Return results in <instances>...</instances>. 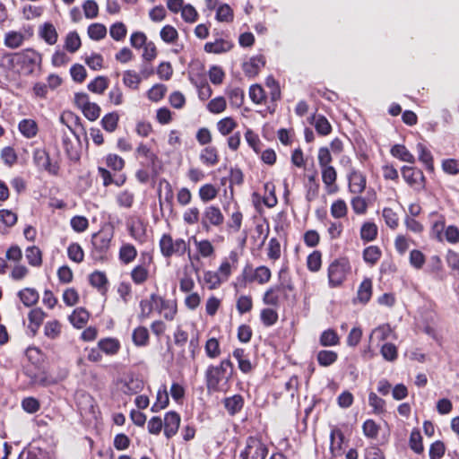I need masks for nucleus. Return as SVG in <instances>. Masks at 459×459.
<instances>
[{"label":"nucleus","mask_w":459,"mask_h":459,"mask_svg":"<svg viewBox=\"0 0 459 459\" xmlns=\"http://www.w3.org/2000/svg\"><path fill=\"white\" fill-rule=\"evenodd\" d=\"M233 375V364L230 359H223L218 366H209L205 372L206 387L209 392L224 391Z\"/></svg>","instance_id":"f257e3e1"},{"label":"nucleus","mask_w":459,"mask_h":459,"mask_svg":"<svg viewBox=\"0 0 459 459\" xmlns=\"http://www.w3.org/2000/svg\"><path fill=\"white\" fill-rule=\"evenodd\" d=\"M41 60L40 54L30 48L16 52L10 57L13 65L20 67L26 74L33 73L35 68L40 65Z\"/></svg>","instance_id":"f03ea898"},{"label":"nucleus","mask_w":459,"mask_h":459,"mask_svg":"<svg viewBox=\"0 0 459 459\" xmlns=\"http://www.w3.org/2000/svg\"><path fill=\"white\" fill-rule=\"evenodd\" d=\"M351 272V266L347 258H339L328 267V282L331 288L341 286Z\"/></svg>","instance_id":"7ed1b4c3"},{"label":"nucleus","mask_w":459,"mask_h":459,"mask_svg":"<svg viewBox=\"0 0 459 459\" xmlns=\"http://www.w3.org/2000/svg\"><path fill=\"white\" fill-rule=\"evenodd\" d=\"M159 245L164 257L181 256L188 249V245L183 238L173 239L169 234H163Z\"/></svg>","instance_id":"20e7f679"},{"label":"nucleus","mask_w":459,"mask_h":459,"mask_svg":"<svg viewBox=\"0 0 459 459\" xmlns=\"http://www.w3.org/2000/svg\"><path fill=\"white\" fill-rule=\"evenodd\" d=\"M113 238V231L110 230H102L91 237L93 247L92 255L95 259H104Z\"/></svg>","instance_id":"39448f33"},{"label":"nucleus","mask_w":459,"mask_h":459,"mask_svg":"<svg viewBox=\"0 0 459 459\" xmlns=\"http://www.w3.org/2000/svg\"><path fill=\"white\" fill-rule=\"evenodd\" d=\"M268 454L266 446L258 437H248L244 448L240 451V459H265Z\"/></svg>","instance_id":"423d86ee"},{"label":"nucleus","mask_w":459,"mask_h":459,"mask_svg":"<svg viewBox=\"0 0 459 459\" xmlns=\"http://www.w3.org/2000/svg\"><path fill=\"white\" fill-rule=\"evenodd\" d=\"M224 222V215L221 209L215 205L205 207L201 218L202 228L209 231L212 227H221Z\"/></svg>","instance_id":"0eeeda50"},{"label":"nucleus","mask_w":459,"mask_h":459,"mask_svg":"<svg viewBox=\"0 0 459 459\" xmlns=\"http://www.w3.org/2000/svg\"><path fill=\"white\" fill-rule=\"evenodd\" d=\"M401 172L403 178L414 190L421 191L425 189L426 178L420 169L410 166H403Z\"/></svg>","instance_id":"6e6552de"},{"label":"nucleus","mask_w":459,"mask_h":459,"mask_svg":"<svg viewBox=\"0 0 459 459\" xmlns=\"http://www.w3.org/2000/svg\"><path fill=\"white\" fill-rule=\"evenodd\" d=\"M33 161L39 169L45 170L51 175H57L59 166L52 162L48 152L44 149H37L33 153Z\"/></svg>","instance_id":"1a4fd4ad"},{"label":"nucleus","mask_w":459,"mask_h":459,"mask_svg":"<svg viewBox=\"0 0 459 459\" xmlns=\"http://www.w3.org/2000/svg\"><path fill=\"white\" fill-rule=\"evenodd\" d=\"M157 300L156 310L166 320L172 321L178 312L177 302L173 299H166L161 296L152 293V300Z\"/></svg>","instance_id":"9d476101"},{"label":"nucleus","mask_w":459,"mask_h":459,"mask_svg":"<svg viewBox=\"0 0 459 459\" xmlns=\"http://www.w3.org/2000/svg\"><path fill=\"white\" fill-rule=\"evenodd\" d=\"M180 415L174 411H170L165 414L163 427L164 435L166 436L167 438H171L173 436L177 434L180 425Z\"/></svg>","instance_id":"9b49d317"},{"label":"nucleus","mask_w":459,"mask_h":459,"mask_svg":"<svg viewBox=\"0 0 459 459\" xmlns=\"http://www.w3.org/2000/svg\"><path fill=\"white\" fill-rule=\"evenodd\" d=\"M238 262V255L236 251H231L227 258H225L218 268V273L223 280L227 281L231 274L232 269H236Z\"/></svg>","instance_id":"f8f14e48"},{"label":"nucleus","mask_w":459,"mask_h":459,"mask_svg":"<svg viewBox=\"0 0 459 459\" xmlns=\"http://www.w3.org/2000/svg\"><path fill=\"white\" fill-rule=\"evenodd\" d=\"M330 451L333 456H340L343 453L344 434L338 427H333L330 433Z\"/></svg>","instance_id":"ddd939ff"},{"label":"nucleus","mask_w":459,"mask_h":459,"mask_svg":"<svg viewBox=\"0 0 459 459\" xmlns=\"http://www.w3.org/2000/svg\"><path fill=\"white\" fill-rule=\"evenodd\" d=\"M264 64L265 60L262 55L255 56L243 64V71L246 75L253 77L258 74Z\"/></svg>","instance_id":"4468645a"},{"label":"nucleus","mask_w":459,"mask_h":459,"mask_svg":"<svg viewBox=\"0 0 459 459\" xmlns=\"http://www.w3.org/2000/svg\"><path fill=\"white\" fill-rule=\"evenodd\" d=\"M39 35L48 45L56 44L58 39L57 31L50 22H45L39 27Z\"/></svg>","instance_id":"2eb2a0df"},{"label":"nucleus","mask_w":459,"mask_h":459,"mask_svg":"<svg viewBox=\"0 0 459 459\" xmlns=\"http://www.w3.org/2000/svg\"><path fill=\"white\" fill-rule=\"evenodd\" d=\"M232 46L230 41L218 39L214 42H207L204 45V50L207 53L221 54L230 51Z\"/></svg>","instance_id":"dca6fc26"},{"label":"nucleus","mask_w":459,"mask_h":459,"mask_svg":"<svg viewBox=\"0 0 459 459\" xmlns=\"http://www.w3.org/2000/svg\"><path fill=\"white\" fill-rule=\"evenodd\" d=\"M322 180L325 185L328 193H333L336 190L335 181L337 178V173L333 166L325 167L321 169Z\"/></svg>","instance_id":"f3484780"},{"label":"nucleus","mask_w":459,"mask_h":459,"mask_svg":"<svg viewBox=\"0 0 459 459\" xmlns=\"http://www.w3.org/2000/svg\"><path fill=\"white\" fill-rule=\"evenodd\" d=\"M200 160L207 167L215 166L219 162L218 151L213 146H207L201 151Z\"/></svg>","instance_id":"a211bd4d"},{"label":"nucleus","mask_w":459,"mask_h":459,"mask_svg":"<svg viewBox=\"0 0 459 459\" xmlns=\"http://www.w3.org/2000/svg\"><path fill=\"white\" fill-rule=\"evenodd\" d=\"M140 313L138 314V319L143 322L149 318L152 311L157 307V300H152V294L149 299H144L140 301Z\"/></svg>","instance_id":"6ab92c4d"},{"label":"nucleus","mask_w":459,"mask_h":459,"mask_svg":"<svg viewBox=\"0 0 459 459\" xmlns=\"http://www.w3.org/2000/svg\"><path fill=\"white\" fill-rule=\"evenodd\" d=\"M349 187L352 193H361L366 187V178L360 172H351L349 176Z\"/></svg>","instance_id":"aec40b11"},{"label":"nucleus","mask_w":459,"mask_h":459,"mask_svg":"<svg viewBox=\"0 0 459 459\" xmlns=\"http://www.w3.org/2000/svg\"><path fill=\"white\" fill-rule=\"evenodd\" d=\"M416 148L419 154V160L424 164L428 171L433 172L434 161L430 151L421 143H419Z\"/></svg>","instance_id":"412c9836"},{"label":"nucleus","mask_w":459,"mask_h":459,"mask_svg":"<svg viewBox=\"0 0 459 459\" xmlns=\"http://www.w3.org/2000/svg\"><path fill=\"white\" fill-rule=\"evenodd\" d=\"M224 407L230 415H234L241 411L244 405V399L240 394H234L227 397L223 401Z\"/></svg>","instance_id":"4be33fe9"},{"label":"nucleus","mask_w":459,"mask_h":459,"mask_svg":"<svg viewBox=\"0 0 459 459\" xmlns=\"http://www.w3.org/2000/svg\"><path fill=\"white\" fill-rule=\"evenodd\" d=\"M99 349L107 355H115L120 349V342L116 338H104L98 342Z\"/></svg>","instance_id":"5701e85b"},{"label":"nucleus","mask_w":459,"mask_h":459,"mask_svg":"<svg viewBox=\"0 0 459 459\" xmlns=\"http://www.w3.org/2000/svg\"><path fill=\"white\" fill-rule=\"evenodd\" d=\"M311 124L314 125L316 132L321 135H327L332 131V126L327 118L322 115H313Z\"/></svg>","instance_id":"b1692460"},{"label":"nucleus","mask_w":459,"mask_h":459,"mask_svg":"<svg viewBox=\"0 0 459 459\" xmlns=\"http://www.w3.org/2000/svg\"><path fill=\"white\" fill-rule=\"evenodd\" d=\"M18 297L25 307H32L39 299V292L33 288H25L18 292Z\"/></svg>","instance_id":"393cba45"},{"label":"nucleus","mask_w":459,"mask_h":459,"mask_svg":"<svg viewBox=\"0 0 459 459\" xmlns=\"http://www.w3.org/2000/svg\"><path fill=\"white\" fill-rule=\"evenodd\" d=\"M169 393L167 391V386L162 385L158 392L156 396V402L152 406V411L153 412H157L169 405Z\"/></svg>","instance_id":"a878e982"},{"label":"nucleus","mask_w":459,"mask_h":459,"mask_svg":"<svg viewBox=\"0 0 459 459\" xmlns=\"http://www.w3.org/2000/svg\"><path fill=\"white\" fill-rule=\"evenodd\" d=\"M19 131L26 138H33L38 133V125L33 119H22L18 125Z\"/></svg>","instance_id":"bb28decb"},{"label":"nucleus","mask_w":459,"mask_h":459,"mask_svg":"<svg viewBox=\"0 0 459 459\" xmlns=\"http://www.w3.org/2000/svg\"><path fill=\"white\" fill-rule=\"evenodd\" d=\"M198 255L204 258H209L214 255L215 249L212 244L208 239L197 240L194 239Z\"/></svg>","instance_id":"cd10ccee"},{"label":"nucleus","mask_w":459,"mask_h":459,"mask_svg":"<svg viewBox=\"0 0 459 459\" xmlns=\"http://www.w3.org/2000/svg\"><path fill=\"white\" fill-rule=\"evenodd\" d=\"M143 387L144 383L143 379L139 377H131L125 382L122 390L126 394L132 395L140 393Z\"/></svg>","instance_id":"c85d7f7f"},{"label":"nucleus","mask_w":459,"mask_h":459,"mask_svg":"<svg viewBox=\"0 0 459 459\" xmlns=\"http://www.w3.org/2000/svg\"><path fill=\"white\" fill-rule=\"evenodd\" d=\"M89 316V313L85 309L77 308L69 316V320L74 327L81 329L88 322Z\"/></svg>","instance_id":"c756f323"},{"label":"nucleus","mask_w":459,"mask_h":459,"mask_svg":"<svg viewBox=\"0 0 459 459\" xmlns=\"http://www.w3.org/2000/svg\"><path fill=\"white\" fill-rule=\"evenodd\" d=\"M149 332L144 326L136 327L132 334L133 342L138 347H143L149 343Z\"/></svg>","instance_id":"7c9ffc66"},{"label":"nucleus","mask_w":459,"mask_h":459,"mask_svg":"<svg viewBox=\"0 0 459 459\" xmlns=\"http://www.w3.org/2000/svg\"><path fill=\"white\" fill-rule=\"evenodd\" d=\"M372 294V281L370 278H366L359 285L357 292V299L361 303H367Z\"/></svg>","instance_id":"2f4dec72"},{"label":"nucleus","mask_w":459,"mask_h":459,"mask_svg":"<svg viewBox=\"0 0 459 459\" xmlns=\"http://www.w3.org/2000/svg\"><path fill=\"white\" fill-rule=\"evenodd\" d=\"M391 154L405 162L414 163L415 158L414 156L407 150V148L403 144H395L391 149Z\"/></svg>","instance_id":"473e14b6"},{"label":"nucleus","mask_w":459,"mask_h":459,"mask_svg":"<svg viewBox=\"0 0 459 459\" xmlns=\"http://www.w3.org/2000/svg\"><path fill=\"white\" fill-rule=\"evenodd\" d=\"M226 94L230 100V103L234 108H240L244 103L245 94L243 90L238 87L229 88Z\"/></svg>","instance_id":"72a5a7b5"},{"label":"nucleus","mask_w":459,"mask_h":459,"mask_svg":"<svg viewBox=\"0 0 459 459\" xmlns=\"http://www.w3.org/2000/svg\"><path fill=\"white\" fill-rule=\"evenodd\" d=\"M137 255V250L132 244H124L119 250V259L127 264L133 262Z\"/></svg>","instance_id":"f704fd0d"},{"label":"nucleus","mask_w":459,"mask_h":459,"mask_svg":"<svg viewBox=\"0 0 459 459\" xmlns=\"http://www.w3.org/2000/svg\"><path fill=\"white\" fill-rule=\"evenodd\" d=\"M25 255L28 263L31 266L39 267L42 264V253L40 249L36 247H29L25 250Z\"/></svg>","instance_id":"c9c22d12"},{"label":"nucleus","mask_w":459,"mask_h":459,"mask_svg":"<svg viewBox=\"0 0 459 459\" xmlns=\"http://www.w3.org/2000/svg\"><path fill=\"white\" fill-rule=\"evenodd\" d=\"M218 192L212 184H204L199 188L198 195L204 203H208L216 198Z\"/></svg>","instance_id":"e433bc0d"},{"label":"nucleus","mask_w":459,"mask_h":459,"mask_svg":"<svg viewBox=\"0 0 459 459\" xmlns=\"http://www.w3.org/2000/svg\"><path fill=\"white\" fill-rule=\"evenodd\" d=\"M135 152L137 156L145 158L148 164L154 166L158 160V156L146 144L141 143L137 146Z\"/></svg>","instance_id":"4c0bfd02"},{"label":"nucleus","mask_w":459,"mask_h":459,"mask_svg":"<svg viewBox=\"0 0 459 459\" xmlns=\"http://www.w3.org/2000/svg\"><path fill=\"white\" fill-rule=\"evenodd\" d=\"M204 282L207 285L209 290H215L224 281L221 280L218 272L205 271L204 273Z\"/></svg>","instance_id":"58836bf2"},{"label":"nucleus","mask_w":459,"mask_h":459,"mask_svg":"<svg viewBox=\"0 0 459 459\" xmlns=\"http://www.w3.org/2000/svg\"><path fill=\"white\" fill-rule=\"evenodd\" d=\"M149 277V270L148 268L143 264H139L135 266L132 272H131V278L132 281L137 284H143L147 281Z\"/></svg>","instance_id":"ea45409f"},{"label":"nucleus","mask_w":459,"mask_h":459,"mask_svg":"<svg viewBox=\"0 0 459 459\" xmlns=\"http://www.w3.org/2000/svg\"><path fill=\"white\" fill-rule=\"evenodd\" d=\"M119 116L117 112L106 114L101 119V126L107 132H114L118 125Z\"/></svg>","instance_id":"a19ab883"},{"label":"nucleus","mask_w":459,"mask_h":459,"mask_svg":"<svg viewBox=\"0 0 459 459\" xmlns=\"http://www.w3.org/2000/svg\"><path fill=\"white\" fill-rule=\"evenodd\" d=\"M271 279V271L264 265L258 266L252 277L249 279L250 281H256L259 284H264Z\"/></svg>","instance_id":"79ce46f5"},{"label":"nucleus","mask_w":459,"mask_h":459,"mask_svg":"<svg viewBox=\"0 0 459 459\" xmlns=\"http://www.w3.org/2000/svg\"><path fill=\"white\" fill-rule=\"evenodd\" d=\"M238 124L231 117H227L217 123V129L222 135H229L231 134L235 128L237 127Z\"/></svg>","instance_id":"37998d69"},{"label":"nucleus","mask_w":459,"mask_h":459,"mask_svg":"<svg viewBox=\"0 0 459 459\" xmlns=\"http://www.w3.org/2000/svg\"><path fill=\"white\" fill-rule=\"evenodd\" d=\"M142 77L136 72L132 70H127L123 74V82L124 84L133 90H136L141 83Z\"/></svg>","instance_id":"c03bdc74"},{"label":"nucleus","mask_w":459,"mask_h":459,"mask_svg":"<svg viewBox=\"0 0 459 459\" xmlns=\"http://www.w3.org/2000/svg\"><path fill=\"white\" fill-rule=\"evenodd\" d=\"M88 35L93 40H100L107 35V28L102 23H92L88 27Z\"/></svg>","instance_id":"a18cd8bd"},{"label":"nucleus","mask_w":459,"mask_h":459,"mask_svg":"<svg viewBox=\"0 0 459 459\" xmlns=\"http://www.w3.org/2000/svg\"><path fill=\"white\" fill-rule=\"evenodd\" d=\"M160 39L167 44H174L178 39V30L171 25H165L160 31Z\"/></svg>","instance_id":"49530a36"},{"label":"nucleus","mask_w":459,"mask_h":459,"mask_svg":"<svg viewBox=\"0 0 459 459\" xmlns=\"http://www.w3.org/2000/svg\"><path fill=\"white\" fill-rule=\"evenodd\" d=\"M81 47V39L77 32H69L65 37V48L70 52H76Z\"/></svg>","instance_id":"de8ad7c7"},{"label":"nucleus","mask_w":459,"mask_h":459,"mask_svg":"<svg viewBox=\"0 0 459 459\" xmlns=\"http://www.w3.org/2000/svg\"><path fill=\"white\" fill-rule=\"evenodd\" d=\"M338 355L335 351L323 350L317 353L318 363L323 367H328L337 360Z\"/></svg>","instance_id":"09e8293b"},{"label":"nucleus","mask_w":459,"mask_h":459,"mask_svg":"<svg viewBox=\"0 0 459 459\" xmlns=\"http://www.w3.org/2000/svg\"><path fill=\"white\" fill-rule=\"evenodd\" d=\"M108 86V81L104 76H98L88 84V90L91 92L101 94Z\"/></svg>","instance_id":"8fccbe9b"},{"label":"nucleus","mask_w":459,"mask_h":459,"mask_svg":"<svg viewBox=\"0 0 459 459\" xmlns=\"http://www.w3.org/2000/svg\"><path fill=\"white\" fill-rule=\"evenodd\" d=\"M61 328V324L57 320L48 321L44 326V334L48 338L55 340L60 335Z\"/></svg>","instance_id":"3c124183"},{"label":"nucleus","mask_w":459,"mask_h":459,"mask_svg":"<svg viewBox=\"0 0 459 459\" xmlns=\"http://www.w3.org/2000/svg\"><path fill=\"white\" fill-rule=\"evenodd\" d=\"M126 33L127 29L121 22H115L109 28L110 37L116 41L123 40L126 38Z\"/></svg>","instance_id":"603ef678"},{"label":"nucleus","mask_w":459,"mask_h":459,"mask_svg":"<svg viewBox=\"0 0 459 459\" xmlns=\"http://www.w3.org/2000/svg\"><path fill=\"white\" fill-rule=\"evenodd\" d=\"M409 444L411 449L416 454H421L423 452L422 437L418 429H414L411 432Z\"/></svg>","instance_id":"864d4df0"},{"label":"nucleus","mask_w":459,"mask_h":459,"mask_svg":"<svg viewBox=\"0 0 459 459\" xmlns=\"http://www.w3.org/2000/svg\"><path fill=\"white\" fill-rule=\"evenodd\" d=\"M90 283L95 287L98 288L100 290H104L107 289L108 284V279L104 273L102 272H93L90 275Z\"/></svg>","instance_id":"5fc2aeb1"},{"label":"nucleus","mask_w":459,"mask_h":459,"mask_svg":"<svg viewBox=\"0 0 459 459\" xmlns=\"http://www.w3.org/2000/svg\"><path fill=\"white\" fill-rule=\"evenodd\" d=\"M235 211L230 215V218L228 221V228L237 232L240 230L242 225L243 214L239 211V208L237 204H234Z\"/></svg>","instance_id":"6e6d98bb"},{"label":"nucleus","mask_w":459,"mask_h":459,"mask_svg":"<svg viewBox=\"0 0 459 459\" xmlns=\"http://www.w3.org/2000/svg\"><path fill=\"white\" fill-rule=\"evenodd\" d=\"M339 343V337L335 331L328 329L324 331L320 336V344L322 346H334Z\"/></svg>","instance_id":"4d7b16f0"},{"label":"nucleus","mask_w":459,"mask_h":459,"mask_svg":"<svg viewBox=\"0 0 459 459\" xmlns=\"http://www.w3.org/2000/svg\"><path fill=\"white\" fill-rule=\"evenodd\" d=\"M24 40V36L21 32L12 31L5 35L4 44L11 48H19Z\"/></svg>","instance_id":"13d9d810"},{"label":"nucleus","mask_w":459,"mask_h":459,"mask_svg":"<svg viewBox=\"0 0 459 459\" xmlns=\"http://www.w3.org/2000/svg\"><path fill=\"white\" fill-rule=\"evenodd\" d=\"M265 85L270 89V98L273 102L281 99V89L279 82L273 77L268 76L265 80Z\"/></svg>","instance_id":"bf43d9fd"},{"label":"nucleus","mask_w":459,"mask_h":459,"mask_svg":"<svg viewBox=\"0 0 459 459\" xmlns=\"http://www.w3.org/2000/svg\"><path fill=\"white\" fill-rule=\"evenodd\" d=\"M227 102L223 97H216L211 100L207 105V108L211 113L220 114L226 109Z\"/></svg>","instance_id":"052dcab7"},{"label":"nucleus","mask_w":459,"mask_h":459,"mask_svg":"<svg viewBox=\"0 0 459 459\" xmlns=\"http://www.w3.org/2000/svg\"><path fill=\"white\" fill-rule=\"evenodd\" d=\"M67 255L68 257L75 262V263H81L83 261L84 253L81 246L77 243H72L69 245L67 248Z\"/></svg>","instance_id":"680f3d73"},{"label":"nucleus","mask_w":459,"mask_h":459,"mask_svg":"<svg viewBox=\"0 0 459 459\" xmlns=\"http://www.w3.org/2000/svg\"><path fill=\"white\" fill-rule=\"evenodd\" d=\"M167 91V87L164 84H155L153 85L147 93V96L150 100L158 102L160 101L165 95Z\"/></svg>","instance_id":"e2e57ef3"},{"label":"nucleus","mask_w":459,"mask_h":459,"mask_svg":"<svg viewBox=\"0 0 459 459\" xmlns=\"http://www.w3.org/2000/svg\"><path fill=\"white\" fill-rule=\"evenodd\" d=\"M82 10L87 19H94L99 15V5L95 0H86L82 4Z\"/></svg>","instance_id":"0e129e2a"},{"label":"nucleus","mask_w":459,"mask_h":459,"mask_svg":"<svg viewBox=\"0 0 459 459\" xmlns=\"http://www.w3.org/2000/svg\"><path fill=\"white\" fill-rule=\"evenodd\" d=\"M380 352L383 358L387 361H394L397 359L398 351L394 344L385 342L382 345Z\"/></svg>","instance_id":"69168bd1"},{"label":"nucleus","mask_w":459,"mask_h":459,"mask_svg":"<svg viewBox=\"0 0 459 459\" xmlns=\"http://www.w3.org/2000/svg\"><path fill=\"white\" fill-rule=\"evenodd\" d=\"M249 97L254 103L263 104L265 100L264 90L258 84L252 85L249 89Z\"/></svg>","instance_id":"338daca9"},{"label":"nucleus","mask_w":459,"mask_h":459,"mask_svg":"<svg viewBox=\"0 0 459 459\" xmlns=\"http://www.w3.org/2000/svg\"><path fill=\"white\" fill-rule=\"evenodd\" d=\"M260 318L265 326H272L277 322L278 314L272 308H264L261 311Z\"/></svg>","instance_id":"774afa93"}]
</instances>
